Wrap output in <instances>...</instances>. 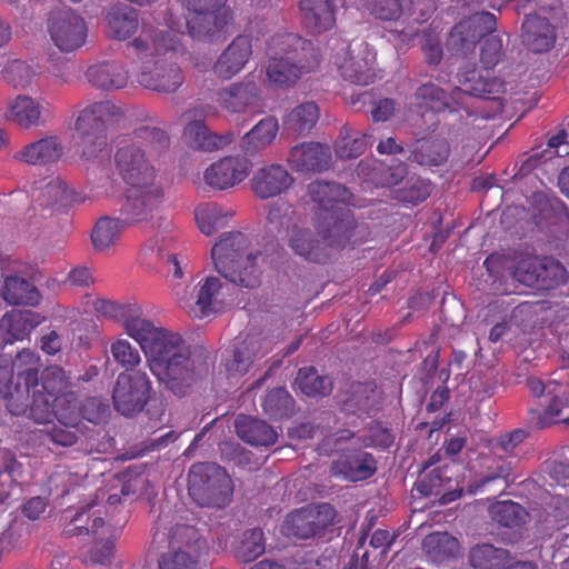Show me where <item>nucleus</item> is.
Here are the masks:
<instances>
[{
  "label": "nucleus",
  "mask_w": 569,
  "mask_h": 569,
  "mask_svg": "<svg viewBox=\"0 0 569 569\" xmlns=\"http://www.w3.org/2000/svg\"><path fill=\"white\" fill-rule=\"evenodd\" d=\"M94 310L121 323L148 358L150 371L174 396L183 397L196 383L194 363L180 335L157 327L137 302L97 299Z\"/></svg>",
  "instance_id": "1"
},
{
  "label": "nucleus",
  "mask_w": 569,
  "mask_h": 569,
  "mask_svg": "<svg viewBox=\"0 0 569 569\" xmlns=\"http://www.w3.org/2000/svg\"><path fill=\"white\" fill-rule=\"evenodd\" d=\"M184 53L179 34L143 24L140 34L127 44V56L139 67L138 83L144 89L171 93L184 82L177 57Z\"/></svg>",
  "instance_id": "2"
},
{
  "label": "nucleus",
  "mask_w": 569,
  "mask_h": 569,
  "mask_svg": "<svg viewBox=\"0 0 569 569\" xmlns=\"http://www.w3.org/2000/svg\"><path fill=\"white\" fill-rule=\"evenodd\" d=\"M211 259L222 278L246 289L258 288L262 266L274 261L267 249L252 247L249 237L240 231L222 233L211 249Z\"/></svg>",
  "instance_id": "3"
},
{
  "label": "nucleus",
  "mask_w": 569,
  "mask_h": 569,
  "mask_svg": "<svg viewBox=\"0 0 569 569\" xmlns=\"http://www.w3.org/2000/svg\"><path fill=\"white\" fill-rule=\"evenodd\" d=\"M170 144L167 132L160 128L142 126L133 130L131 140L121 144L114 156L116 169L130 187L156 181V169L146 156L161 154Z\"/></svg>",
  "instance_id": "4"
},
{
  "label": "nucleus",
  "mask_w": 569,
  "mask_h": 569,
  "mask_svg": "<svg viewBox=\"0 0 569 569\" xmlns=\"http://www.w3.org/2000/svg\"><path fill=\"white\" fill-rule=\"evenodd\" d=\"M40 357L23 349L11 358L0 355V397L13 416L27 412L30 390L39 383Z\"/></svg>",
  "instance_id": "5"
},
{
  "label": "nucleus",
  "mask_w": 569,
  "mask_h": 569,
  "mask_svg": "<svg viewBox=\"0 0 569 569\" xmlns=\"http://www.w3.org/2000/svg\"><path fill=\"white\" fill-rule=\"evenodd\" d=\"M371 16L393 28L390 39L409 46L419 33V26L428 21L436 10L435 0H368Z\"/></svg>",
  "instance_id": "6"
},
{
  "label": "nucleus",
  "mask_w": 569,
  "mask_h": 569,
  "mask_svg": "<svg viewBox=\"0 0 569 569\" xmlns=\"http://www.w3.org/2000/svg\"><path fill=\"white\" fill-rule=\"evenodd\" d=\"M188 492L201 508L222 509L231 501L233 485L220 465H191Z\"/></svg>",
  "instance_id": "7"
},
{
  "label": "nucleus",
  "mask_w": 569,
  "mask_h": 569,
  "mask_svg": "<svg viewBox=\"0 0 569 569\" xmlns=\"http://www.w3.org/2000/svg\"><path fill=\"white\" fill-rule=\"evenodd\" d=\"M191 12L187 28L191 38L212 42L222 38L233 21L227 0H181Z\"/></svg>",
  "instance_id": "8"
},
{
  "label": "nucleus",
  "mask_w": 569,
  "mask_h": 569,
  "mask_svg": "<svg viewBox=\"0 0 569 569\" xmlns=\"http://www.w3.org/2000/svg\"><path fill=\"white\" fill-rule=\"evenodd\" d=\"M395 437L391 430L383 427L379 421H371L363 436H356L350 430H341L328 438L326 443L321 445L320 450L327 451L325 447H332V451L342 452L343 462H375L373 456L370 453L348 455L351 450L358 451L361 448L388 449L393 445ZM332 462H342V460H333Z\"/></svg>",
  "instance_id": "9"
},
{
  "label": "nucleus",
  "mask_w": 569,
  "mask_h": 569,
  "mask_svg": "<svg viewBox=\"0 0 569 569\" xmlns=\"http://www.w3.org/2000/svg\"><path fill=\"white\" fill-rule=\"evenodd\" d=\"M338 522H340L339 513L332 505L310 503L288 513L281 525V532L297 540L321 538Z\"/></svg>",
  "instance_id": "10"
},
{
  "label": "nucleus",
  "mask_w": 569,
  "mask_h": 569,
  "mask_svg": "<svg viewBox=\"0 0 569 569\" xmlns=\"http://www.w3.org/2000/svg\"><path fill=\"white\" fill-rule=\"evenodd\" d=\"M152 382L146 371L120 372L112 390L114 410L124 417H136L147 406Z\"/></svg>",
  "instance_id": "11"
},
{
  "label": "nucleus",
  "mask_w": 569,
  "mask_h": 569,
  "mask_svg": "<svg viewBox=\"0 0 569 569\" xmlns=\"http://www.w3.org/2000/svg\"><path fill=\"white\" fill-rule=\"evenodd\" d=\"M312 226L326 247L329 260L332 251H340L351 242L358 222L352 210L346 209L328 214L313 213Z\"/></svg>",
  "instance_id": "12"
},
{
  "label": "nucleus",
  "mask_w": 569,
  "mask_h": 569,
  "mask_svg": "<svg viewBox=\"0 0 569 569\" xmlns=\"http://www.w3.org/2000/svg\"><path fill=\"white\" fill-rule=\"evenodd\" d=\"M496 16L488 11H476L456 23L447 39L450 51L466 56L488 33L496 30Z\"/></svg>",
  "instance_id": "13"
},
{
  "label": "nucleus",
  "mask_w": 569,
  "mask_h": 569,
  "mask_svg": "<svg viewBox=\"0 0 569 569\" xmlns=\"http://www.w3.org/2000/svg\"><path fill=\"white\" fill-rule=\"evenodd\" d=\"M376 56L367 42L349 44L342 54L336 57L335 63L341 77L358 86H368L376 79Z\"/></svg>",
  "instance_id": "14"
},
{
  "label": "nucleus",
  "mask_w": 569,
  "mask_h": 569,
  "mask_svg": "<svg viewBox=\"0 0 569 569\" xmlns=\"http://www.w3.org/2000/svg\"><path fill=\"white\" fill-rule=\"evenodd\" d=\"M48 31L54 46L62 52L81 48L88 37V27L82 17L71 10L51 13Z\"/></svg>",
  "instance_id": "15"
},
{
  "label": "nucleus",
  "mask_w": 569,
  "mask_h": 569,
  "mask_svg": "<svg viewBox=\"0 0 569 569\" xmlns=\"http://www.w3.org/2000/svg\"><path fill=\"white\" fill-rule=\"evenodd\" d=\"M163 197V189L156 181L141 187H130L121 208L124 222L134 223L152 219Z\"/></svg>",
  "instance_id": "16"
},
{
  "label": "nucleus",
  "mask_w": 569,
  "mask_h": 569,
  "mask_svg": "<svg viewBox=\"0 0 569 569\" xmlns=\"http://www.w3.org/2000/svg\"><path fill=\"white\" fill-rule=\"evenodd\" d=\"M540 408L529 410V422L536 429H546L558 425L563 418V411L569 408L568 388L555 380H549L548 393Z\"/></svg>",
  "instance_id": "17"
},
{
  "label": "nucleus",
  "mask_w": 569,
  "mask_h": 569,
  "mask_svg": "<svg viewBox=\"0 0 569 569\" xmlns=\"http://www.w3.org/2000/svg\"><path fill=\"white\" fill-rule=\"evenodd\" d=\"M251 162L240 156H228L211 163L203 172L207 186L227 190L242 182L250 173Z\"/></svg>",
  "instance_id": "18"
},
{
  "label": "nucleus",
  "mask_w": 569,
  "mask_h": 569,
  "mask_svg": "<svg viewBox=\"0 0 569 569\" xmlns=\"http://www.w3.org/2000/svg\"><path fill=\"white\" fill-rule=\"evenodd\" d=\"M319 66V59L308 58H269L266 69L271 86L283 89L293 86L305 74L312 72Z\"/></svg>",
  "instance_id": "19"
},
{
  "label": "nucleus",
  "mask_w": 569,
  "mask_h": 569,
  "mask_svg": "<svg viewBox=\"0 0 569 569\" xmlns=\"http://www.w3.org/2000/svg\"><path fill=\"white\" fill-rule=\"evenodd\" d=\"M331 161L330 147L315 141L295 144L287 157L289 167L300 173L323 172L330 168Z\"/></svg>",
  "instance_id": "20"
},
{
  "label": "nucleus",
  "mask_w": 569,
  "mask_h": 569,
  "mask_svg": "<svg viewBox=\"0 0 569 569\" xmlns=\"http://www.w3.org/2000/svg\"><path fill=\"white\" fill-rule=\"evenodd\" d=\"M308 194L317 208L313 213H333L353 206L355 197L343 184L335 181L315 180L308 184Z\"/></svg>",
  "instance_id": "21"
},
{
  "label": "nucleus",
  "mask_w": 569,
  "mask_h": 569,
  "mask_svg": "<svg viewBox=\"0 0 569 569\" xmlns=\"http://www.w3.org/2000/svg\"><path fill=\"white\" fill-rule=\"evenodd\" d=\"M229 286L217 276H208L196 286L193 317L203 319L223 310Z\"/></svg>",
  "instance_id": "22"
},
{
  "label": "nucleus",
  "mask_w": 569,
  "mask_h": 569,
  "mask_svg": "<svg viewBox=\"0 0 569 569\" xmlns=\"http://www.w3.org/2000/svg\"><path fill=\"white\" fill-rule=\"evenodd\" d=\"M252 56V38L243 33L237 36L229 46L221 52L213 64L214 74L229 80L240 73L250 61Z\"/></svg>",
  "instance_id": "23"
},
{
  "label": "nucleus",
  "mask_w": 569,
  "mask_h": 569,
  "mask_svg": "<svg viewBox=\"0 0 569 569\" xmlns=\"http://www.w3.org/2000/svg\"><path fill=\"white\" fill-rule=\"evenodd\" d=\"M123 117L122 110L109 100L97 101L83 108L74 122L76 132L107 134V124Z\"/></svg>",
  "instance_id": "24"
},
{
  "label": "nucleus",
  "mask_w": 569,
  "mask_h": 569,
  "mask_svg": "<svg viewBox=\"0 0 569 569\" xmlns=\"http://www.w3.org/2000/svg\"><path fill=\"white\" fill-rule=\"evenodd\" d=\"M260 100V89L254 81L231 83L216 92L214 101L229 113H242Z\"/></svg>",
  "instance_id": "25"
},
{
  "label": "nucleus",
  "mask_w": 569,
  "mask_h": 569,
  "mask_svg": "<svg viewBox=\"0 0 569 569\" xmlns=\"http://www.w3.org/2000/svg\"><path fill=\"white\" fill-rule=\"evenodd\" d=\"M266 54L269 58H308L319 59V52L313 43L297 33L278 31L266 41Z\"/></svg>",
  "instance_id": "26"
},
{
  "label": "nucleus",
  "mask_w": 569,
  "mask_h": 569,
  "mask_svg": "<svg viewBox=\"0 0 569 569\" xmlns=\"http://www.w3.org/2000/svg\"><path fill=\"white\" fill-rule=\"evenodd\" d=\"M457 78L459 87L453 89V93L463 92L477 98L493 99L495 94L503 91V81L483 76L475 64L460 68Z\"/></svg>",
  "instance_id": "27"
},
{
  "label": "nucleus",
  "mask_w": 569,
  "mask_h": 569,
  "mask_svg": "<svg viewBox=\"0 0 569 569\" xmlns=\"http://www.w3.org/2000/svg\"><path fill=\"white\" fill-rule=\"evenodd\" d=\"M450 153L451 146L447 138L426 136L411 144L408 160L422 167H440L448 161Z\"/></svg>",
  "instance_id": "28"
},
{
  "label": "nucleus",
  "mask_w": 569,
  "mask_h": 569,
  "mask_svg": "<svg viewBox=\"0 0 569 569\" xmlns=\"http://www.w3.org/2000/svg\"><path fill=\"white\" fill-rule=\"evenodd\" d=\"M295 182L288 170L277 163L268 164L252 177V189L260 199H269L286 192Z\"/></svg>",
  "instance_id": "29"
},
{
  "label": "nucleus",
  "mask_w": 569,
  "mask_h": 569,
  "mask_svg": "<svg viewBox=\"0 0 569 569\" xmlns=\"http://www.w3.org/2000/svg\"><path fill=\"white\" fill-rule=\"evenodd\" d=\"M70 198L66 182L58 176L46 177L34 181L30 189L31 210L46 211Z\"/></svg>",
  "instance_id": "30"
},
{
  "label": "nucleus",
  "mask_w": 569,
  "mask_h": 569,
  "mask_svg": "<svg viewBox=\"0 0 569 569\" xmlns=\"http://www.w3.org/2000/svg\"><path fill=\"white\" fill-rule=\"evenodd\" d=\"M107 34L109 38L118 41H126L136 34L143 24L152 27L150 23L139 21L138 11L128 4H114L106 14Z\"/></svg>",
  "instance_id": "31"
},
{
  "label": "nucleus",
  "mask_w": 569,
  "mask_h": 569,
  "mask_svg": "<svg viewBox=\"0 0 569 569\" xmlns=\"http://www.w3.org/2000/svg\"><path fill=\"white\" fill-rule=\"evenodd\" d=\"M47 320L46 316L32 310H11L0 320V332L6 343L23 340L39 325Z\"/></svg>",
  "instance_id": "32"
},
{
  "label": "nucleus",
  "mask_w": 569,
  "mask_h": 569,
  "mask_svg": "<svg viewBox=\"0 0 569 569\" xmlns=\"http://www.w3.org/2000/svg\"><path fill=\"white\" fill-rule=\"evenodd\" d=\"M302 24L312 33H322L336 24L335 0H299Z\"/></svg>",
  "instance_id": "33"
},
{
  "label": "nucleus",
  "mask_w": 569,
  "mask_h": 569,
  "mask_svg": "<svg viewBox=\"0 0 569 569\" xmlns=\"http://www.w3.org/2000/svg\"><path fill=\"white\" fill-rule=\"evenodd\" d=\"M522 43L531 51H549L556 42L555 27L538 14H527L522 23Z\"/></svg>",
  "instance_id": "34"
},
{
  "label": "nucleus",
  "mask_w": 569,
  "mask_h": 569,
  "mask_svg": "<svg viewBox=\"0 0 569 569\" xmlns=\"http://www.w3.org/2000/svg\"><path fill=\"white\" fill-rule=\"evenodd\" d=\"M86 77L98 89L118 90L128 84L129 71L122 62L113 60L90 66Z\"/></svg>",
  "instance_id": "35"
},
{
  "label": "nucleus",
  "mask_w": 569,
  "mask_h": 569,
  "mask_svg": "<svg viewBox=\"0 0 569 569\" xmlns=\"http://www.w3.org/2000/svg\"><path fill=\"white\" fill-rule=\"evenodd\" d=\"M63 152L58 137L49 136L24 146L14 158L27 164L44 166L57 162Z\"/></svg>",
  "instance_id": "36"
},
{
  "label": "nucleus",
  "mask_w": 569,
  "mask_h": 569,
  "mask_svg": "<svg viewBox=\"0 0 569 569\" xmlns=\"http://www.w3.org/2000/svg\"><path fill=\"white\" fill-rule=\"evenodd\" d=\"M288 246L296 254L307 261L315 263H326L328 261V253L321 239L316 238L308 228L292 227L288 236Z\"/></svg>",
  "instance_id": "37"
},
{
  "label": "nucleus",
  "mask_w": 569,
  "mask_h": 569,
  "mask_svg": "<svg viewBox=\"0 0 569 569\" xmlns=\"http://www.w3.org/2000/svg\"><path fill=\"white\" fill-rule=\"evenodd\" d=\"M183 139L193 149L212 152L233 141V134H217L211 132L202 120L189 122L183 129Z\"/></svg>",
  "instance_id": "38"
},
{
  "label": "nucleus",
  "mask_w": 569,
  "mask_h": 569,
  "mask_svg": "<svg viewBox=\"0 0 569 569\" xmlns=\"http://www.w3.org/2000/svg\"><path fill=\"white\" fill-rule=\"evenodd\" d=\"M234 428L238 437L252 446H272L278 438V433L270 425L251 416L239 415Z\"/></svg>",
  "instance_id": "39"
},
{
  "label": "nucleus",
  "mask_w": 569,
  "mask_h": 569,
  "mask_svg": "<svg viewBox=\"0 0 569 569\" xmlns=\"http://www.w3.org/2000/svg\"><path fill=\"white\" fill-rule=\"evenodd\" d=\"M279 131L278 119L268 116L254 124L243 137L241 149L246 156H254L268 148Z\"/></svg>",
  "instance_id": "40"
},
{
  "label": "nucleus",
  "mask_w": 569,
  "mask_h": 569,
  "mask_svg": "<svg viewBox=\"0 0 569 569\" xmlns=\"http://www.w3.org/2000/svg\"><path fill=\"white\" fill-rule=\"evenodd\" d=\"M1 297L9 305L31 307L38 306L42 298L32 282L18 276L6 277Z\"/></svg>",
  "instance_id": "41"
},
{
  "label": "nucleus",
  "mask_w": 569,
  "mask_h": 569,
  "mask_svg": "<svg viewBox=\"0 0 569 569\" xmlns=\"http://www.w3.org/2000/svg\"><path fill=\"white\" fill-rule=\"evenodd\" d=\"M319 117L320 110L316 102H303L283 116V129L290 134L306 136L315 128Z\"/></svg>",
  "instance_id": "42"
},
{
  "label": "nucleus",
  "mask_w": 569,
  "mask_h": 569,
  "mask_svg": "<svg viewBox=\"0 0 569 569\" xmlns=\"http://www.w3.org/2000/svg\"><path fill=\"white\" fill-rule=\"evenodd\" d=\"M469 563L473 569H505L510 567L511 556L507 549L491 543H479L469 550Z\"/></svg>",
  "instance_id": "43"
},
{
  "label": "nucleus",
  "mask_w": 569,
  "mask_h": 569,
  "mask_svg": "<svg viewBox=\"0 0 569 569\" xmlns=\"http://www.w3.org/2000/svg\"><path fill=\"white\" fill-rule=\"evenodd\" d=\"M459 541L448 532H431L422 540V550L436 563L445 562L459 552Z\"/></svg>",
  "instance_id": "44"
},
{
  "label": "nucleus",
  "mask_w": 569,
  "mask_h": 569,
  "mask_svg": "<svg viewBox=\"0 0 569 569\" xmlns=\"http://www.w3.org/2000/svg\"><path fill=\"white\" fill-rule=\"evenodd\" d=\"M450 101L451 96L432 82L421 84L415 92V104L422 114L428 111L433 113L452 111Z\"/></svg>",
  "instance_id": "45"
},
{
  "label": "nucleus",
  "mask_w": 569,
  "mask_h": 569,
  "mask_svg": "<svg viewBox=\"0 0 569 569\" xmlns=\"http://www.w3.org/2000/svg\"><path fill=\"white\" fill-rule=\"evenodd\" d=\"M194 217L199 230L211 236L228 224L232 212L216 202H206L196 208Z\"/></svg>",
  "instance_id": "46"
},
{
  "label": "nucleus",
  "mask_w": 569,
  "mask_h": 569,
  "mask_svg": "<svg viewBox=\"0 0 569 569\" xmlns=\"http://www.w3.org/2000/svg\"><path fill=\"white\" fill-rule=\"evenodd\" d=\"M169 548L186 550L201 555L207 550V541L197 528L187 523L174 525L168 533Z\"/></svg>",
  "instance_id": "47"
},
{
  "label": "nucleus",
  "mask_w": 569,
  "mask_h": 569,
  "mask_svg": "<svg viewBox=\"0 0 569 569\" xmlns=\"http://www.w3.org/2000/svg\"><path fill=\"white\" fill-rule=\"evenodd\" d=\"M491 520L501 527H520L530 519L529 512L518 502L511 500L496 501L488 509Z\"/></svg>",
  "instance_id": "48"
},
{
  "label": "nucleus",
  "mask_w": 569,
  "mask_h": 569,
  "mask_svg": "<svg viewBox=\"0 0 569 569\" xmlns=\"http://www.w3.org/2000/svg\"><path fill=\"white\" fill-rule=\"evenodd\" d=\"M372 140L371 134L343 126L340 129V139L337 142L336 152L341 159H355L367 150Z\"/></svg>",
  "instance_id": "49"
},
{
  "label": "nucleus",
  "mask_w": 569,
  "mask_h": 569,
  "mask_svg": "<svg viewBox=\"0 0 569 569\" xmlns=\"http://www.w3.org/2000/svg\"><path fill=\"white\" fill-rule=\"evenodd\" d=\"M126 224L123 219L109 217L100 218L91 232L94 249L103 251L117 244Z\"/></svg>",
  "instance_id": "50"
},
{
  "label": "nucleus",
  "mask_w": 569,
  "mask_h": 569,
  "mask_svg": "<svg viewBox=\"0 0 569 569\" xmlns=\"http://www.w3.org/2000/svg\"><path fill=\"white\" fill-rule=\"evenodd\" d=\"M379 392L372 382H355L351 385V395L347 400L348 410L360 413H371L378 409Z\"/></svg>",
  "instance_id": "51"
},
{
  "label": "nucleus",
  "mask_w": 569,
  "mask_h": 569,
  "mask_svg": "<svg viewBox=\"0 0 569 569\" xmlns=\"http://www.w3.org/2000/svg\"><path fill=\"white\" fill-rule=\"evenodd\" d=\"M266 551V538L260 528L246 530L234 547L233 556L237 561L248 563L254 561Z\"/></svg>",
  "instance_id": "52"
},
{
  "label": "nucleus",
  "mask_w": 569,
  "mask_h": 569,
  "mask_svg": "<svg viewBox=\"0 0 569 569\" xmlns=\"http://www.w3.org/2000/svg\"><path fill=\"white\" fill-rule=\"evenodd\" d=\"M297 388L307 397H325L332 390V381L327 376L318 375L313 367L300 368L295 379Z\"/></svg>",
  "instance_id": "53"
},
{
  "label": "nucleus",
  "mask_w": 569,
  "mask_h": 569,
  "mask_svg": "<svg viewBox=\"0 0 569 569\" xmlns=\"http://www.w3.org/2000/svg\"><path fill=\"white\" fill-rule=\"evenodd\" d=\"M146 465H132L124 471L118 472L116 478L122 483L121 495H153V488L149 480L143 476Z\"/></svg>",
  "instance_id": "54"
},
{
  "label": "nucleus",
  "mask_w": 569,
  "mask_h": 569,
  "mask_svg": "<svg viewBox=\"0 0 569 569\" xmlns=\"http://www.w3.org/2000/svg\"><path fill=\"white\" fill-rule=\"evenodd\" d=\"M11 119L23 128L40 124L41 106L31 97L18 96L10 104Z\"/></svg>",
  "instance_id": "55"
},
{
  "label": "nucleus",
  "mask_w": 569,
  "mask_h": 569,
  "mask_svg": "<svg viewBox=\"0 0 569 569\" xmlns=\"http://www.w3.org/2000/svg\"><path fill=\"white\" fill-rule=\"evenodd\" d=\"M566 268L555 258L541 257L538 281L532 286L537 290H551L567 281Z\"/></svg>",
  "instance_id": "56"
},
{
  "label": "nucleus",
  "mask_w": 569,
  "mask_h": 569,
  "mask_svg": "<svg viewBox=\"0 0 569 569\" xmlns=\"http://www.w3.org/2000/svg\"><path fill=\"white\" fill-rule=\"evenodd\" d=\"M39 66L14 59L9 61L2 70L3 79L16 89L29 87L39 74Z\"/></svg>",
  "instance_id": "57"
},
{
  "label": "nucleus",
  "mask_w": 569,
  "mask_h": 569,
  "mask_svg": "<svg viewBox=\"0 0 569 569\" xmlns=\"http://www.w3.org/2000/svg\"><path fill=\"white\" fill-rule=\"evenodd\" d=\"M295 400L284 388H273L264 397L262 408L273 420H282L292 413Z\"/></svg>",
  "instance_id": "58"
},
{
  "label": "nucleus",
  "mask_w": 569,
  "mask_h": 569,
  "mask_svg": "<svg viewBox=\"0 0 569 569\" xmlns=\"http://www.w3.org/2000/svg\"><path fill=\"white\" fill-rule=\"evenodd\" d=\"M295 216L296 210L290 203L286 201H277L272 203L267 216L269 230L271 232H276L278 236H281L282 233L289 236L292 227H298L295 223Z\"/></svg>",
  "instance_id": "59"
},
{
  "label": "nucleus",
  "mask_w": 569,
  "mask_h": 569,
  "mask_svg": "<svg viewBox=\"0 0 569 569\" xmlns=\"http://www.w3.org/2000/svg\"><path fill=\"white\" fill-rule=\"evenodd\" d=\"M541 257L535 253L518 252L513 258L512 278L521 284L532 288L538 281Z\"/></svg>",
  "instance_id": "60"
},
{
  "label": "nucleus",
  "mask_w": 569,
  "mask_h": 569,
  "mask_svg": "<svg viewBox=\"0 0 569 569\" xmlns=\"http://www.w3.org/2000/svg\"><path fill=\"white\" fill-rule=\"evenodd\" d=\"M80 402L76 392H67L53 399V418L67 428L80 422Z\"/></svg>",
  "instance_id": "61"
},
{
  "label": "nucleus",
  "mask_w": 569,
  "mask_h": 569,
  "mask_svg": "<svg viewBox=\"0 0 569 569\" xmlns=\"http://www.w3.org/2000/svg\"><path fill=\"white\" fill-rule=\"evenodd\" d=\"M110 353L117 365L124 368L123 372L138 371L141 363L139 350L127 339L119 338L110 345Z\"/></svg>",
  "instance_id": "62"
},
{
  "label": "nucleus",
  "mask_w": 569,
  "mask_h": 569,
  "mask_svg": "<svg viewBox=\"0 0 569 569\" xmlns=\"http://www.w3.org/2000/svg\"><path fill=\"white\" fill-rule=\"evenodd\" d=\"M70 386V378L66 371L59 366L47 367L41 375V391L51 398L67 392Z\"/></svg>",
  "instance_id": "63"
},
{
  "label": "nucleus",
  "mask_w": 569,
  "mask_h": 569,
  "mask_svg": "<svg viewBox=\"0 0 569 569\" xmlns=\"http://www.w3.org/2000/svg\"><path fill=\"white\" fill-rule=\"evenodd\" d=\"M200 556L188 550L172 549L162 553L158 560L159 569H201Z\"/></svg>",
  "instance_id": "64"
}]
</instances>
